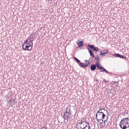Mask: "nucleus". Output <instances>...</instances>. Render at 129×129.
<instances>
[{"label":"nucleus","instance_id":"obj_1","mask_svg":"<svg viewBox=\"0 0 129 129\" xmlns=\"http://www.w3.org/2000/svg\"><path fill=\"white\" fill-rule=\"evenodd\" d=\"M122 129H126L129 127V118L125 117L121 120L119 124Z\"/></svg>","mask_w":129,"mask_h":129},{"label":"nucleus","instance_id":"obj_2","mask_svg":"<svg viewBox=\"0 0 129 129\" xmlns=\"http://www.w3.org/2000/svg\"><path fill=\"white\" fill-rule=\"evenodd\" d=\"M105 117H106V115L104 113H100V112L97 111L96 113V119L98 122L102 120V122H103V119H105Z\"/></svg>","mask_w":129,"mask_h":129},{"label":"nucleus","instance_id":"obj_3","mask_svg":"<svg viewBox=\"0 0 129 129\" xmlns=\"http://www.w3.org/2000/svg\"><path fill=\"white\" fill-rule=\"evenodd\" d=\"M60 115L61 116V117H62V118H63L64 121H65V120H67V121H68L69 120H70V119H71V117L69 115H70V114H68V113H67V112H61L60 113Z\"/></svg>","mask_w":129,"mask_h":129},{"label":"nucleus","instance_id":"obj_4","mask_svg":"<svg viewBox=\"0 0 129 129\" xmlns=\"http://www.w3.org/2000/svg\"><path fill=\"white\" fill-rule=\"evenodd\" d=\"M22 48L24 51H30L32 50L33 46L30 43L25 44L22 45Z\"/></svg>","mask_w":129,"mask_h":129},{"label":"nucleus","instance_id":"obj_5","mask_svg":"<svg viewBox=\"0 0 129 129\" xmlns=\"http://www.w3.org/2000/svg\"><path fill=\"white\" fill-rule=\"evenodd\" d=\"M79 127H89V129L90 128V125H89V122H87L85 123H81L80 125H78Z\"/></svg>","mask_w":129,"mask_h":129},{"label":"nucleus","instance_id":"obj_6","mask_svg":"<svg viewBox=\"0 0 129 129\" xmlns=\"http://www.w3.org/2000/svg\"><path fill=\"white\" fill-rule=\"evenodd\" d=\"M88 47H89L91 49V50H93V51H94V52H98L99 50V48L95 47V46H94L93 45L89 44L88 45Z\"/></svg>","mask_w":129,"mask_h":129},{"label":"nucleus","instance_id":"obj_7","mask_svg":"<svg viewBox=\"0 0 129 129\" xmlns=\"http://www.w3.org/2000/svg\"><path fill=\"white\" fill-rule=\"evenodd\" d=\"M87 50H88L91 57H92V58H94V54L93 53V52H92V50H91L90 49V48H89V47L87 48Z\"/></svg>","mask_w":129,"mask_h":129},{"label":"nucleus","instance_id":"obj_8","mask_svg":"<svg viewBox=\"0 0 129 129\" xmlns=\"http://www.w3.org/2000/svg\"><path fill=\"white\" fill-rule=\"evenodd\" d=\"M88 121H86V118H82L81 120V121L80 122H79L77 125H80L81 123H85V122H87Z\"/></svg>","mask_w":129,"mask_h":129},{"label":"nucleus","instance_id":"obj_9","mask_svg":"<svg viewBox=\"0 0 129 129\" xmlns=\"http://www.w3.org/2000/svg\"><path fill=\"white\" fill-rule=\"evenodd\" d=\"M98 68L99 69H100V70H101V72H104V71L105 72H106V73H108V71H106V70H105V69H104V68L101 67V66H99V67H98Z\"/></svg>","mask_w":129,"mask_h":129},{"label":"nucleus","instance_id":"obj_10","mask_svg":"<svg viewBox=\"0 0 129 129\" xmlns=\"http://www.w3.org/2000/svg\"><path fill=\"white\" fill-rule=\"evenodd\" d=\"M64 112H67L68 114H70V115H71V109L69 107L66 108Z\"/></svg>","mask_w":129,"mask_h":129},{"label":"nucleus","instance_id":"obj_11","mask_svg":"<svg viewBox=\"0 0 129 129\" xmlns=\"http://www.w3.org/2000/svg\"><path fill=\"white\" fill-rule=\"evenodd\" d=\"M77 44H78V45L79 47H83V44H84L83 41H80V40H78V41L77 42Z\"/></svg>","mask_w":129,"mask_h":129},{"label":"nucleus","instance_id":"obj_12","mask_svg":"<svg viewBox=\"0 0 129 129\" xmlns=\"http://www.w3.org/2000/svg\"><path fill=\"white\" fill-rule=\"evenodd\" d=\"M91 71H94L96 69V66L95 64H92L90 67Z\"/></svg>","mask_w":129,"mask_h":129},{"label":"nucleus","instance_id":"obj_13","mask_svg":"<svg viewBox=\"0 0 129 129\" xmlns=\"http://www.w3.org/2000/svg\"><path fill=\"white\" fill-rule=\"evenodd\" d=\"M95 60L97 62H99V60H100V58H99V56L98 55H96L95 57Z\"/></svg>","mask_w":129,"mask_h":129},{"label":"nucleus","instance_id":"obj_14","mask_svg":"<svg viewBox=\"0 0 129 129\" xmlns=\"http://www.w3.org/2000/svg\"><path fill=\"white\" fill-rule=\"evenodd\" d=\"M107 118H108V115L107 116V119L105 120H104V126H105V127H107V126H108V124H105V122L106 121V120H107Z\"/></svg>","mask_w":129,"mask_h":129},{"label":"nucleus","instance_id":"obj_15","mask_svg":"<svg viewBox=\"0 0 129 129\" xmlns=\"http://www.w3.org/2000/svg\"><path fill=\"white\" fill-rule=\"evenodd\" d=\"M80 66H81L82 67H87V66H88V64L83 63H81L80 64Z\"/></svg>","mask_w":129,"mask_h":129},{"label":"nucleus","instance_id":"obj_16","mask_svg":"<svg viewBox=\"0 0 129 129\" xmlns=\"http://www.w3.org/2000/svg\"><path fill=\"white\" fill-rule=\"evenodd\" d=\"M93 61V58H92V57H90L89 60L88 61L89 62L88 63V64H90V63H91V62H92Z\"/></svg>","mask_w":129,"mask_h":129},{"label":"nucleus","instance_id":"obj_17","mask_svg":"<svg viewBox=\"0 0 129 129\" xmlns=\"http://www.w3.org/2000/svg\"><path fill=\"white\" fill-rule=\"evenodd\" d=\"M74 58H75L77 63H78V64H79V63H81V61L79 59H78V58H77V57H75Z\"/></svg>","mask_w":129,"mask_h":129},{"label":"nucleus","instance_id":"obj_18","mask_svg":"<svg viewBox=\"0 0 129 129\" xmlns=\"http://www.w3.org/2000/svg\"><path fill=\"white\" fill-rule=\"evenodd\" d=\"M95 65L96 66V67L98 68V67L100 66V64H99V61H97V63H96Z\"/></svg>","mask_w":129,"mask_h":129},{"label":"nucleus","instance_id":"obj_19","mask_svg":"<svg viewBox=\"0 0 129 129\" xmlns=\"http://www.w3.org/2000/svg\"><path fill=\"white\" fill-rule=\"evenodd\" d=\"M120 54H118V53H114L113 56H114L115 57H116L117 58H119Z\"/></svg>","mask_w":129,"mask_h":129},{"label":"nucleus","instance_id":"obj_20","mask_svg":"<svg viewBox=\"0 0 129 129\" xmlns=\"http://www.w3.org/2000/svg\"><path fill=\"white\" fill-rule=\"evenodd\" d=\"M103 53H106V54H108V49H103Z\"/></svg>","mask_w":129,"mask_h":129},{"label":"nucleus","instance_id":"obj_21","mask_svg":"<svg viewBox=\"0 0 129 129\" xmlns=\"http://www.w3.org/2000/svg\"><path fill=\"white\" fill-rule=\"evenodd\" d=\"M119 58H121V59H126V57L122 55H120V56Z\"/></svg>","mask_w":129,"mask_h":129},{"label":"nucleus","instance_id":"obj_22","mask_svg":"<svg viewBox=\"0 0 129 129\" xmlns=\"http://www.w3.org/2000/svg\"><path fill=\"white\" fill-rule=\"evenodd\" d=\"M30 44L29 43V40H28L27 39H26L25 41L23 43V44Z\"/></svg>","mask_w":129,"mask_h":129},{"label":"nucleus","instance_id":"obj_23","mask_svg":"<svg viewBox=\"0 0 129 129\" xmlns=\"http://www.w3.org/2000/svg\"><path fill=\"white\" fill-rule=\"evenodd\" d=\"M102 110H104V111H106V113L108 116V114H109V113H108V111L107 110H105V109L104 108H101Z\"/></svg>","mask_w":129,"mask_h":129},{"label":"nucleus","instance_id":"obj_24","mask_svg":"<svg viewBox=\"0 0 129 129\" xmlns=\"http://www.w3.org/2000/svg\"><path fill=\"white\" fill-rule=\"evenodd\" d=\"M102 51H100V55H102V56H103V55H105L106 54L107 52H103L102 53Z\"/></svg>","mask_w":129,"mask_h":129},{"label":"nucleus","instance_id":"obj_25","mask_svg":"<svg viewBox=\"0 0 129 129\" xmlns=\"http://www.w3.org/2000/svg\"><path fill=\"white\" fill-rule=\"evenodd\" d=\"M33 42H34V40H31V39L29 40V43H31V46H32V47H33Z\"/></svg>","mask_w":129,"mask_h":129},{"label":"nucleus","instance_id":"obj_26","mask_svg":"<svg viewBox=\"0 0 129 129\" xmlns=\"http://www.w3.org/2000/svg\"><path fill=\"white\" fill-rule=\"evenodd\" d=\"M98 111H99L100 113H104L103 111H102V109L101 108H100Z\"/></svg>","mask_w":129,"mask_h":129},{"label":"nucleus","instance_id":"obj_27","mask_svg":"<svg viewBox=\"0 0 129 129\" xmlns=\"http://www.w3.org/2000/svg\"><path fill=\"white\" fill-rule=\"evenodd\" d=\"M8 103H9V105H11L12 100H10L9 101H8Z\"/></svg>","mask_w":129,"mask_h":129},{"label":"nucleus","instance_id":"obj_28","mask_svg":"<svg viewBox=\"0 0 129 129\" xmlns=\"http://www.w3.org/2000/svg\"><path fill=\"white\" fill-rule=\"evenodd\" d=\"M103 82H104L105 83H107L108 82V81H107L105 79H103Z\"/></svg>","mask_w":129,"mask_h":129},{"label":"nucleus","instance_id":"obj_29","mask_svg":"<svg viewBox=\"0 0 129 129\" xmlns=\"http://www.w3.org/2000/svg\"><path fill=\"white\" fill-rule=\"evenodd\" d=\"M28 41L29 40H30V39H31V37L30 36H29L27 38H26Z\"/></svg>","mask_w":129,"mask_h":129},{"label":"nucleus","instance_id":"obj_30","mask_svg":"<svg viewBox=\"0 0 129 129\" xmlns=\"http://www.w3.org/2000/svg\"><path fill=\"white\" fill-rule=\"evenodd\" d=\"M107 74H111V73L108 72V73H107Z\"/></svg>","mask_w":129,"mask_h":129},{"label":"nucleus","instance_id":"obj_31","mask_svg":"<svg viewBox=\"0 0 129 129\" xmlns=\"http://www.w3.org/2000/svg\"><path fill=\"white\" fill-rule=\"evenodd\" d=\"M48 2H52L53 0H47Z\"/></svg>","mask_w":129,"mask_h":129},{"label":"nucleus","instance_id":"obj_32","mask_svg":"<svg viewBox=\"0 0 129 129\" xmlns=\"http://www.w3.org/2000/svg\"><path fill=\"white\" fill-rule=\"evenodd\" d=\"M85 62H87V60H85Z\"/></svg>","mask_w":129,"mask_h":129},{"label":"nucleus","instance_id":"obj_33","mask_svg":"<svg viewBox=\"0 0 129 129\" xmlns=\"http://www.w3.org/2000/svg\"><path fill=\"white\" fill-rule=\"evenodd\" d=\"M15 100H16L14 99V100H13V101H15Z\"/></svg>","mask_w":129,"mask_h":129}]
</instances>
